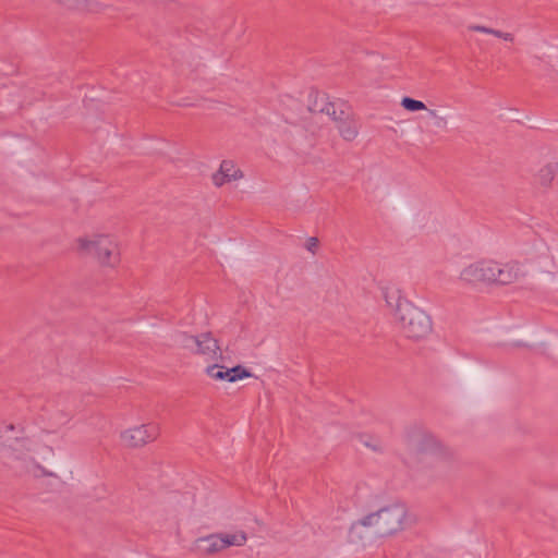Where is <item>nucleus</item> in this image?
Segmentation results:
<instances>
[{"instance_id":"f257e3e1","label":"nucleus","mask_w":558,"mask_h":558,"mask_svg":"<svg viewBox=\"0 0 558 558\" xmlns=\"http://www.w3.org/2000/svg\"><path fill=\"white\" fill-rule=\"evenodd\" d=\"M384 299L386 304L393 308L395 320L407 338L420 340L432 332L430 317L412 302L402 298L398 289H385Z\"/></svg>"},{"instance_id":"f03ea898","label":"nucleus","mask_w":558,"mask_h":558,"mask_svg":"<svg viewBox=\"0 0 558 558\" xmlns=\"http://www.w3.org/2000/svg\"><path fill=\"white\" fill-rule=\"evenodd\" d=\"M52 434L41 430L31 436L16 437L9 446L12 458L19 463L21 471L38 476L43 468L37 459H48L53 454L49 444Z\"/></svg>"},{"instance_id":"7ed1b4c3","label":"nucleus","mask_w":558,"mask_h":558,"mask_svg":"<svg viewBox=\"0 0 558 558\" xmlns=\"http://www.w3.org/2000/svg\"><path fill=\"white\" fill-rule=\"evenodd\" d=\"M409 524L410 517L405 505L393 502L353 523L350 534L351 538L354 541L355 537L361 536L362 529L374 527L378 536L385 537L403 531Z\"/></svg>"},{"instance_id":"20e7f679","label":"nucleus","mask_w":558,"mask_h":558,"mask_svg":"<svg viewBox=\"0 0 558 558\" xmlns=\"http://www.w3.org/2000/svg\"><path fill=\"white\" fill-rule=\"evenodd\" d=\"M74 244L77 253L93 256L102 267L114 268L120 262L118 243L110 234L86 233L76 238Z\"/></svg>"},{"instance_id":"39448f33","label":"nucleus","mask_w":558,"mask_h":558,"mask_svg":"<svg viewBox=\"0 0 558 558\" xmlns=\"http://www.w3.org/2000/svg\"><path fill=\"white\" fill-rule=\"evenodd\" d=\"M160 435V425L156 422H147L123 429L120 440L125 448L138 449L155 441Z\"/></svg>"},{"instance_id":"423d86ee","label":"nucleus","mask_w":558,"mask_h":558,"mask_svg":"<svg viewBox=\"0 0 558 558\" xmlns=\"http://www.w3.org/2000/svg\"><path fill=\"white\" fill-rule=\"evenodd\" d=\"M409 446L414 453L421 456H430L437 459L450 456V450L437 437L428 433L413 435Z\"/></svg>"},{"instance_id":"0eeeda50","label":"nucleus","mask_w":558,"mask_h":558,"mask_svg":"<svg viewBox=\"0 0 558 558\" xmlns=\"http://www.w3.org/2000/svg\"><path fill=\"white\" fill-rule=\"evenodd\" d=\"M495 262L477 260L465 266L460 272V280L466 284L493 283Z\"/></svg>"},{"instance_id":"6e6552de","label":"nucleus","mask_w":558,"mask_h":558,"mask_svg":"<svg viewBox=\"0 0 558 558\" xmlns=\"http://www.w3.org/2000/svg\"><path fill=\"white\" fill-rule=\"evenodd\" d=\"M242 178L241 170L232 160H223L217 172L213 174V183L215 186H222L226 183L236 181Z\"/></svg>"},{"instance_id":"1a4fd4ad","label":"nucleus","mask_w":558,"mask_h":558,"mask_svg":"<svg viewBox=\"0 0 558 558\" xmlns=\"http://www.w3.org/2000/svg\"><path fill=\"white\" fill-rule=\"evenodd\" d=\"M193 354H198L206 360H216L220 356L218 342L210 333H201L197 336V345Z\"/></svg>"},{"instance_id":"9d476101","label":"nucleus","mask_w":558,"mask_h":558,"mask_svg":"<svg viewBox=\"0 0 558 558\" xmlns=\"http://www.w3.org/2000/svg\"><path fill=\"white\" fill-rule=\"evenodd\" d=\"M494 281L500 284H509L519 279L521 275L520 266L514 263L499 264L495 262Z\"/></svg>"},{"instance_id":"9b49d317","label":"nucleus","mask_w":558,"mask_h":558,"mask_svg":"<svg viewBox=\"0 0 558 558\" xmlns=\"http://www.w3.org/2000/svg\"><path fill=\"white\" fill-rule=\"evenodd\" d=\"M195 550L202 555H214L223 550L219 534L197 538L195 541Z\"/></svg>"},{"instance_id":"f8f14e48","label":"nucleus","mask_w":558,"mask_h":558,"mask_svg":"<svg viewBox=\"0 0 558 558\" xmlns=\"http://www.w3.org/2000/svg\"><path fill=\"white\" fill-rule=\"evenodd\" d=\"M311 110L317 113L326 114L335 122H337L342 116H344L343 110H340L338 114L336 105L329 102L324 95L319 97L317 96V100L313 106H311Z\"/></svg>"},{"instance_id":"ddd939ff","label":"nucleus","mask_w":558,"mask_h":558,"mask_svg":"<svg viewBox=\"0 0 558 558\" xmlns=\"http://www.w3.org/2000/svg\"><path fill=\"white\" fill-rule=\"evenodd\" d=\"M338 130L345 141H353L359 133L357 122L349 114L342 116L338 121Z\"/></svg>"},{"instance_id":"4468645a","label":"nucleus","mask_w":558,"mask_h":558,"mask_svg":"<svg viewBox=\"0 0 558 558\" xmlns=\"http://www.w3.org/2000/svg\"><path fill=\"white\" fill-rule=\"evenodd\" d=\"M219 536L222 543V549L231 546H243L247 541L246 534L243 531L219 533Z\"/></svg>"},{"instance_id":"2eb2a0df","label":"nucleus","mask_w":558,"mask_h":558,"mask_svg":"<svg viewBox=\"0 0 558 558\" xmlns=\"http://www.w3.org/2000/svg\"><path fill=\"white\" fill-rule=\"evenodd\" d=\"M174 342L178 347L193 354L197 345V336L189 335L186 332H178L174 336Z\"/></svg>"},{"instance_id":"dca6fc26","label":"nucleus","mask_w":558,"mask_h":558,"mask_svg":"<svg viewBox=\"0 0 558 558\" xmlns=\"http://www.w3.org/2000/svg\"><path fill=\"white\" fill-rule=\"evenodd\" d=\"M557 173L556 165H546L539 169L537 173L538 183L543 186H548L555 179Z\"/></svg>"},{"instance_id":"f3484780","label":"nucleus","mask_w":558,"mask_h":558,"mask_svg":"<svg viewBox=\"0 0 558 558\" xmlns=\"http://www.w3.org/2000/svg\"><path fill=\"white\" fill-rule=\"evenodd\" d=\"M205 373L211 379L228 381V368H226L225 366L218 364L209 365L205 368Z\"/></svg>"},{"instance_id":"a211bd4d","label":"nucleus","mask_w":558,"mask_h":558,"mask_svg":"<svg viewBox=\"0 0 558 558\" xmlns=\"http://www.w3.org/2000/svg\"><path fill=\"white\" fill-rule=\"evenodd\" d=\"M228 381L235 383L238 380L251 377V373L243 368L242 366H234L232 368H228Z\"/></svg>"},{"instance_id":"6ab92c4d","label":"nucleus","mask_w":558,"mask_h":558,"mask_svg":"<svg viewBox=\"0 0 558 558\" xmlns=\"http://www.w3.org/2000/svg\"><path fill=\"white\" fill-rule=\"evenodd\" d=\"M401 106L408 110V111H421V110H427L425 104L421 100H416L410 97H404L401 100Z\"/></svg>"},{"instance_id":"aec40b11","label":"nucleus","mask_w":558,"mask_h":558,"mask_svg":"<svg viewBox=\"0 0 558 558\" xmlns=\"http://www.w3.org/2000/svg\"><path fill=\"white\" fill-rule=\"evenodd\" d=\"M470 31L472 32H477V33H483V34H488V35H493L499 39H501V36H502V31H499V29H495V28H490V27H487V26H484V25H471L469 27Z\"/></svg>"},{"instance_id":"412c9836","label":"nucleus","mask_w":558,"mask_h":558,"mask_svg":"<svg viewBox=\"0 0 558 558\" xmlns=\"http://www.w3.org/2000/svg\"><path fill=\"white\" fill-rule=\"evenodd\" d=\"M427 112L428 117L433 120V124L436 128L444 129L447 126L448 121L446 117L439 114L438 111L434 109H428Z\"/></svg>"},{"instance_id":"4be33fe9","label":"nucleus","mask_w":558,"mask_h":558,"mask_svg":"<svg viewBox=\"0 0 558 558\" xmlns=\"http://www.w3.org/2000/svg\"><path fill=\"white\" fill-rule=\"evenodd\" d=\"M363 444L371 448L373 451H383L384 450V445L383 442L377 439V438H374V437H366L365 440H363Z\"/></svg>"},{"instance_id":"5701e85b","label":"nucleus","mask_w":558,"mask_h":558,"mask_svg":"<svg viewBox=\"0 0 558 558\" xmlns=\"http://www.w3.org/2000/svg\"><path fill=\"white\" fill-rule=\"evenodd\" d=\"M318 246V240L316 238H310L306 242V248L314 253Z\"/></svg>"},{"instance_id":"b1692460","label":"nucleus","mask_w":558,"mask_h":558,"mask_svg":"<svg viewBox=\"0 0 558 558\" xmlns=\"http://www.w3.org/2000/svg\"><path fill=\"white\" fill-rule=\"evenodd\" d=\"M501 39L505 40V41L513 43L514 41V35L512 33H509V32H504L502 36H501Z\"/></svg>"},{"instance_id":"393cba45","label":"nucleus","mask_w":558,"mask_h":558,"mask_svg":"<svg viewBox=\"0 0 558 558\" xmlns=\"http://www.w3.org/2000/svg\"><path fill=\"white\" fill-rule=\"evenodd\" d=\"M13 429H14V426L11 424L5 426L7 432H12Z\"/></svg>"}]
</instances>
